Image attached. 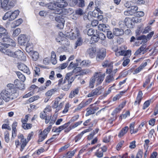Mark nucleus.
Returning <instances> with one entry per match:
<instances>
[{"instance_id":"obj_30","label":"nucleus","mask_w":158,"mask_h":158,"mask_svg":"<svg viewBox=\"0 0 158 158\" xmlns=\"http://www.w3.org/2000/svg\"><path fill=\"white\" fill-rule=\"evenodd\" d=\"M147 65V62H145L142 63L133 72V74H135L139 73L141 70H142L144 67Z\"/></svg>"},{"instance_id":"obj_18","label":"nucleus","mask_w":158,"mask_h":158,"mask_svg":"<svg viewBox=\"0 0 158 158\" xmlns=\"http://www.w3.org/2000/svg\"><path fill=\"white\" fill-rule=\"evenodd\" d=\"M96 52V49L94 47H90L87 49V54L89 55V57L91 58H93L95 56Z\"/></svg>"},{"instance_id":"obj_57","label":"nucleus","mask_w":158,"mask_h":158,"mask_svg":"<svg viewBox=\"0 0 158 158\" xmlns=\"http://www.w3.org/2000/svg\"><path fill=\"white\" fill-rule=\"evenodd\" d=\"M138 7L136 6H131L130 8V10L132 13L133 15L135 13H136V11L138 10Z\"/></svg>"},{"instance_id":"obj_55","label":"nucleus","mask_w":158,"mask_h":158,"mask_svg":"<svg viewBox=\"0 0 158 158\" xmlns=\"http://www.w3.org/2000/svg\"><path fill=\"white\" fill-rule=\"evenodd\" d=\"M4 139L5 141L8 143L10 141L9 135L8 131H6L4 133Z\"/></svg>"},{"instance_id":"obj_44","label":"nucleus","mask_w":158,"mask_h":158,"mask_svg":"<svg viewBox=\"0 0 158 158\" xmlns=\"http://www.w3.org/2000/svg\"><path fill=\"white\" fill-rule=\"evenodd\" d=\"M112 63L110 61L108 60H106L102 63V66L104 67H110L112 64Z\"/></svg>"},{"instance_id":"obj_46","label":"nucleus","mask_w":158,"mask_h":158,"mask_svg":"<svg viewBox=\"0 0 158 158\" xmlns=\"http://www.w3.org/2000/svg\"><path fill=\"white\" fill-rule=\"evenodd\" d=\"M99 40L98 35H94L91 38L90 42L91 44H94Z\"/></svg>"},{"instance_id":"obj_60","label":"nucleus","mask_w":158,"mask_h":158,"mask_svg":"<svg viewBox=\"0 0 158 158\" xmlns=\"http://www.w3.org/2000/svg\"><path fill=\"white\" fill-rule=\"evenodd\" d=\"M124 61L123 63V65L125 67L130 62V60L127 58L124 57L123 58Z\"/></svg>"},{"instance_id":"obj_17","label":"nucleus","mask_w":158,"mask_h":158,"mask_svg":"<svg viewBox=\"0 0 158 158\" xmlns=\"http://www.w3.org/2000/svg\"><path fill=\"white\" fill-rule=\"evenodd\" d=\"M70 124V122H68L65 123L63 125L60 126L58 128H55L54 127L52 129V131L54 132H58L60 133L61 131L63 130L65 128L68 127Z\"/></svg>"},{"instance_id":"obj_32","label":"nucleus","mask_w":158,"mask_h":158,"mask_svg":"<svg viewBox=\"0 0 158 158\" xmlns=\"http://www.w3.org/2000/svg\"><path fill=\"white\" fill-rule=\"evenodd\" d=\"M142 95L143 93L142 91H139L138 92L136 100L134 104L135 105H139L140 104L142 99Z\"/></svg>"},{"instance_id":"obj_63","label":"nucleus","mask_w":158,"mask_h":158,"mask_svg":"<svg viewBox=\"0 0 158 158\" xmlns=\"http://www.w3.org/2000/svg\"><path fill=\"white\" fill-rule=\"evenodd\" d=\"M70 146V144H68L66 145H65L64 146L61 147L60 148L59 150V152H63L64 150H65L66 149L68 148Z\"/></svg>"},{"instance_id":"obj_36","label":"nucleus","mask_w":158,"mask_h":158,"mask_svg":"<svg viewBox=\"0 0 158 158\" xmlns=\"http://www.w3.org/2000/svg\"><path fill=\"white\" fill-rule=\"evenodd\" d=\"M80 61H81L80 60H76L77 61H79V62L80 63V66L81 67H84L88 66L90 64V63L89 61L83 60L81 62H80Z\"/></svg>"},{"instance_id":"obj_41","label":"nucleus","mask_w":158,"mask_h":158,"mask_svg":"<svg viewBox=\"0 0 158 158\" xmlns=\"http://www.w3.org/2000/svg\"><path fill=\"white\" fill-rule=\"evenodd\" d=\"M16 73L19 79L22 82H24L26 80V77L24 75L20 72H16Z\"/></svg>"},{"instance_id":"obj_20","label":"nucleus","mask_w":158,"mask_h":158,"mask_svg":"<svg viewBox=\"0 0 158 158\" xmlns=\"http://www.w3.org/2000/svg\"><path fill=\"white\" fill-rule=\"evenodd\" d=\"M14 83L17 88L21 90L25 89V84L23 82H22L18 79H16Z\"/></svg>"},{"instance_id":"obj_40","label":"nucleus","mask_w":158,"mask_h":158,"mask_svg":"<svg viewBox=\"0 0 158 158\" xmlns=\"http://www.w3.org/2000/svg\"><path fill=\"white\" fill-rule=\"evenodd\" d=\"M77 38V40L75 43V49H76L77 47L81 45L83 43V40L81 38V36Z\"/></svg>"},{"instance_id":"obj_2","label":"nucleus","mask_w":158,"mask_h":158,"mask_svg":"<svg viewBox=\"0 0 158 158\" xmlns=\"http://www.w3.org/2000/svg\"><path fill=\"white\" fill-rule=\"evenodd\" d=\"M0 96L5 102H7L17 98L5 89L2 90L0 93Z\"/></svg>"},{"instance_id":"obj_5","label":"nucleus","mask_w":158,"mask_h":158,"mask_svg":"<svg viewBox=\"0 0 158 158\" xmlns=\"http://www.w3.org/2000/svg\"><path fill=\"white\" fill-rule=\"evenodd\" d=\"M105 77V74L101 72H95L94 73L93 77L95 81L96 85H100L102 82Z\"/></svg>"},{"instance_id":"obj_14","label":"nucleus","mask_w":158,"mask_h":158,"mask_svg":"<svg viewBox=\"0 0 158 158\" xmlns=\"http://www.w3.org/2000/svg\"><path fill=\"white\" fill-rule=\"evenodd\" d=\"M17 67L19 70L23 71L27 75H29L31 73V72L29 68L23 63H19Z\"/></svg>"},{"instance_id":"obj_42","label":"nucleus","mask_w":158,"mask_h":158,"mask_svg":"<svg viewBox=\"0 0 158 158\" xmlns=\"http://www.w3.org/2000/svg\"><path fill=\"white\" fill-rule=\"evenodd\" d=\"M33 46L32 44L27 43L26 47V51L28 53L31 52L33 50Z\"/></svg>"},{"instance_id":"obj_1","label":"nucleus","mask_w":158,"mask_h":158,"mask_svg":"<svg viewBox=\"0 0 158 158\" xmlns=\"http://www.w3.org/2000/svg\"><path fill=\"white\" fill-rule=\"evenodd\" d=\"M54 116H53L52 119L49 122V125L48 127L45 129L42 132L41 131V132L39 134V138L38 140V142L39 143L42 142L43 140L45 139L47 137L48 134L50 131L52 124L54 123L55 120V118L53 119Z\"/></svg>"},{"instance_id":"obj_27","label":"nucleus","mask_w":158,"mask_h":158,"mask_svg":"<svg viewBox=\"0 0 158 158\" xmlns=\"http://www.w3.org/2000/svg\"><path fill=\"white\" fill-rule=\"evenodd\" d=\"M2 40L3 42H5L7 43L9 45H11L12 46H15L16 45L15 41L9 37L3 38Z\"/></svg>"},{"instance_id":"obj_38","label":"nucleus","mask_w":158,"mask_h":158,"mask_svg":"<svg viewBox=\"0 0 158 158\" xmlns=\"http://www.w3.org/2000/svg\"><path fill=\"white\" fill-rule=\"evenodd\" d=\"M48 8L50 10H56L57 8L56 2H51L47 5Z\"/></svg>"},{"instance_id":"obj_33","label":"nucleus","mask_w":158,"mask_h":158,"mask_svg":"<svg viewBox=\"0 0 158 158\" xmlns=\"http://www.w3.org/2000/svg\"><path fill=\"white\" fill-rule=\"evenodd\" d=\"M129 130V127L127 126H126L123 128L120 131L118 136L119 137L121 138Z\"/></svg>"},{"instance_id":"obj_48","label":"nucleus","mask_w":158,"mask_h":158,"mask_svg":"<svg viewBox=\"0 0 158 158\" xmlns=\"http://www.w3.org/2000/svg\"><path fill=\"white\" fill-rule=\"evenodd\" d=\"M95 155L98 158L102 157L103 156V153L102 150L99 149L97 150L95 153Z\"/></svg>"},{"instance_id":"obj_23","label":"nucleus","mask_w":158,"mask_h":158,"mask_svg":"<svg viewBox=\"0 0 158 158\" xmlns=\"http://www.w3.org/2000/svg\"><path fill=\"white\" fill-rule=\"evenodd\" d=\"M146 46L145 44L142 45L136 51L134 55L135 56L138 55L140 54L142 52H143L142 54H144L146 52Z\"/></svg>"},{"instance_id":"obj_16","label":"nucleus","mask_w":158,"mask_h":158,"mask_svg":"<svg viewBox=\"0 0 158 158\" xmlns=\"http://www.w3.org/2000/svg\"><path fill=\"white\" fill-rule=\"evenodd\" d=\"M27 42H28V39L25 35H20L18 37V43L21 45H24Z\"/></svg>"},{"instance_id":"obj_11","label":"nucleus","mask_w":158,"mask_h":158,"mask_svg":"<svg viewBox=\"0 0 158 158\" xmlns=\"http://www.w3.org/2000/svg\"><path fill=\"white\" fill-rule=\"evenodd\" d=\"M55 20L58 23L57 25V27L60 29L63 28L64 26V16L61 15H57L55 18Z\"/></svg>"},{"instance_id":"obj_39","label":"nucleus","mask_w":158,"mask_h":158,"mask_svg":"<svg viewBox=\"0 0 158 158\" xmlns=\"http://www.w3.org/2000/svg\"><path fill=\"white\" fill-rule=\"evenodd\" d=\"M63 33L62 32H60L59 33L58 35L56 37V40L57 42L60 43V44L61 43L62 40L64 38Z\"/></svg>"},{"instance_id":"obj_31","label":"nucleus","mask_w":158,"mask_h":158,"mask_svg":"<svg viewBox=\"0 0 158 158\" xmlns=\"http://www.w3.org/2000/svg\"><path fill=\"white\" fill-rule=\"evenodd\" d=\"M142 95L143 93L142 91H139L138 92L136 100L134 104L135 105H139L140 104L142 99Z\"/></svg>"},{"instance_id":"obj_56","label":"nucleus","mask_w":158,"mask_h":158,"mask_svg":"<svg viewBox=\"0 0 158 158\" xmlns=\"http://www.w3.org/2000/svg\"><path fill=\"white\" fill-rule=\"evenodd\" d=\"M8 6L10 9L15 6L16 2L15 0H8Z\"/></svg>"},{"instance_id":"obj_61","label":"nucleus","mask_w":158,"mask_h":158,"mask_svg":"<svg viewBox=\"0 0 158 158\" xmlns=\"http://www.w3.org/2000/svg\"><path fill=\"white\" fill-rule=\"evenodd\" d=\"M89 108L92 109L94 111V113H95L96 111L97 110L99 109V108L98 107L94 106V104H92L89 105V107L87 108V109L88 110Z\"/></svg>"},{"instance_id":"obj_45","label":"nucleus","mask_w":158,"mask_h":158,"mask_svg":"<svg viewBox=\"0 0 158 158\" xmlns=\"http://www.w3.org/2000/svg\"><path fill=\"white\" fill-rule=\"evenodd\" d=\"M17 125V122H14L12 126V136H13L14 135H15L16 132L17 131L16 127Z\"/></svg>"},{"instance_id":"obj_52","label":"nucleus","mask_w":158,"mask_h":158,"mask_svg":"<svg viewBox=\"0 0 158 158\" xmlns=\"http://www.w3.org/2000/svg\"><path fill=\"white\" fill-rule=\"evenodd\" d=\"M22 127L24 129H31L32 127V124L30 123H26L22 124Z\"/></svg>"},{"instance_id":"obj_26","label":"nucleus","mask_w":158,"mask_h":158,"mask_svg":"<svg viewBox=\"0 0 158 158\" xmlns=\"http://www.w3.org/2000/svg\"><path fill=\"white\" fill-rule=\"evenodd\" d=\"M126 102V101H124L117 108L115 109L113 111V113L115 114L119 112L125 105Z\"/></svg>"},{"instance_id":"obj_13","label":"nucleus","mask_w":158,"mask_h":158,"mask_svg":"<svg viewBox=\"0 0 158 158\" xmlns=\"http://www.w3.org/2000/svg\"><path fill=\"white\" fill-rule=\"evenodd\" d=\"M127 47L125 46H122L119 48H117L115 50V55L117 56H124L125 54V50H126Z\"/></svg>"},{"instance_id":"obj_25","label":"nucleus","mask_w":158,"mask_h":158,"mask_svg":"<svg viewBox=\"0 0 158 158\" xmlns=\"http://www.w3.org/2000/svg\"><path fill=\"white\" fill-rule=\"evenodd\" d=\"M98 29L100 31L106 32L109 30L110 27L108 25L101 24L98 26Z\"/></svg>"},{"instance_id":"obj_19","label":"nucleus","mask_w":158,"mask_h":158,"mask_svg":"<svg viewBox=\"0 0 158 158\" xmlns=\"http://www.w3.org/2000/svg\"><path fill=\"white\" fill-rule=\"evenodd\" d=\"M124 23L128 28H132L134 27V23L132 19L129 18H126L124 20Z\"/></svg>"},{"instance_id":"obj_35","label":"nucleus","mask_w":158,"mask_h":158,"mask_svg":"<svg viewBox=\"0 0 158 158\" xmlns=\"http://www.w3.org/2000/svg\"><path fill=\"white\" fill-rule=\"evenodd\" d=\"M78 63L77 62L76 63H73V62H71L70 64H69V66H68V68L69 69H73V68H77L78 67H77V66H78ZM79 68L77 69V70L76 71V73L77 72V71L79 69V70H80L81 68L80 67H79Z\"/></svg>"},{"instance_id":"obj_9","label":"nucleus","mask_w":158,"mask_h":158,"mask_svg":"<svg viewBox=\"0 0 158 158\" xmlns=\"http://www.w3.org/2000/svg\"><path fill=\"white\" fill-rule=\"evenodd\" d=\"M6 86L7 88L5 89L17 97L18 95V93L17 91V89L15 87L14 85L9 83Z\"/></svg>"},{"instance_id":"obj_59","label":"nucleus","mask_w":158,"mask_h":158,"mask_svg":"<svg viewBox=\"0 0 158 158\" xmlns=\"http://www.w3.org/2000/svg\"><path fill=\"white\" fill-rule=\"evenodd\" d=\"M107 34L106 36L107 37L110 39H112L114 37V34H113L112 32L110 31H109L108 30V31L106 32Z\"/></svg>"},{"instance_id":"obj_8","label":"nucleus","mask_w":158,"mask_h":158,"mask_svg":"<svg viewBox=\"0 0 158 158\" xmlns=\"http://www.w3.org/2000/svg\"><path fill=\"white\" fill-rule=\"evenodd\" d=\"M101 87L99 86L92 90L86 95V97L88 98L95 97L101 94Z\"/></svg>"},{"instance_id":"obj_47","label":"nucleus","mask_w":158,"mask_h":158,"mask_svg":"<svg viewBox=\"0 0 158 158\" xmlns=\"http://www.w3.org/2000/svg\"><path fill=\"white\" fill-rule=\"evenodd\" d=\"M99 129L98 128H96L93 131V132L90 134L89 135H88V139L89 140H90L92 138L95 134H96L98 132Z\"/></svg>"},{"instance_id":"obj_24","label":"nucleus","mask_w":158,"mask_h":158,"mask_svg":"<svg viewBox=\"0 0 158 158\" xmlns=\"http://www.w3.org/2000/svg\"><path fill=\"white\" fill-rule=\"evenodd\" d=\"M8 0H3L1 3V6L4 11H6L10 10L8 6Z\"/></svg>"},{"instance_id":"obj_50","label":"nucleus","mask_w":158,"mask_h":158,"mask_svg":"<svg viewBox=\"0 0 158 158\" xmlns=\"http://www.w3.org/2000/svg\"><path fill=\"white\" fill-rule=\"evenodd\" d=\"M39 53L37 52H34L32 55V58L34 61H36L39 57Z\"/></svg>"},{"instance_id":"obj_54","label":"nucleus","mask_w":158,"mask_h":158,"mask_svg":"<svg viewBox=\"0 0 158 158\" xmlns=\"http://www.w3.org/2000/svg\"><path fill=\"white\" fill-rule=\"evenodd\" d=\"M62 40L61 44L64 46L69 45L70 42L66 38L64 37Z\"/></svg>"},{"instance_id":"obj_49","label":"nucleus","mask_w":158,"mask_h":158,"mask_svg":"<svg viewBox=\"0 0 158 158\" xmlns=\"http://www.w3.org/2000/svg\"><path fill=\"white\" fill-rule=\"evenodd\" d=\"M75 152L76 151L74 150L73 151H69L67 153L66 156L67 158H71L74 155Z\"/></svg>"},{"instance_id":"obj_10","label":"nucleus","mask_w":158,"mask_h":158,"mask_svg":"<svg viewBox=\"0 0 158 158\" xmlns=\"http://www.w3.org/2000/svg\"><path fill=\"white\" fill-rule=\"evenodd\" d=\"M13 57L17 58L23 61H25L26 60V56L23 52L20 50H18L13 53Z\"/></svg>"},{"instance_id":"obj_6","label":"nucleus","mask_w":158,"mask_h":158,"mask_svg":"<svg viewBox=\"0 0 158 158\" xmlns=\"http://www.w3.org/2000/svg\"><path fill=\"white\" fill-rule=\"evenodd\" d=\"M66 36L70 39L74 40L81 36V34L79 29L76 28L74 30H72L70 33H67L65 34Z\"/></svg>"},{"instance_id":"obj_15","label":"nucleus","mask_w":158,"mask_h":158,"mask_svg":"<svg viewBox=\"0 0 158 158\" xmlns=\"http://www.w3.org/2000/svg\"><path fill=\"white\" fill-rule=\"evenodd\" d=\"M106 55V51L105 49L102 48L98 52L96 58L98 61H99L103 59Z\"/></svg>"},{"instance_id":"obj_3","label":"nucleus","mask_w":158,"mask_h":158,"mask_svg":"<svg viewBox=\"0 0 158 158\" xmlns=\"http://www.w3.org/2000/svg\"><path fill=\"white\" fill-rule=\"evenodd\" d=\"M34 133L32 131L29 134L27 138V141L26 139L24 138V136L22 134H21L18 135V138L20 139L21 143L20 151H23L27 143L31 139Z\"/></svg>"},{"instance_id":"obj_34","label":"nucleus","mask_w":158,"mask_h":158,"mask_svg":"<svg viewBox=\"0 0 158 158\" xmlns=\"http://www.w3.org/2000/svg\"><path fill=\"white\" fill-rule=\"evenodd\" d=\"M114 80V77L113 74H109L105 78V81L106 83H109Z\"/></svg>"},{"instance_id":"obj_4","label":"nucleus","mask_w":158,"mask_h":158,"mask_svg":"<svg viewBox=\"0 0 158 158\" xmlns=\"http://www.w3.org/2000/svg\"><path fill=\"white\" fill-rule=\"evenodd\" d=\"M19 11L18 10H15L11 12L10 11L6 12L3 17V19L5 20L9 19L10 20H13L16 18L18 15Z\"/></svg>"},{"instance_id":"obj_62","label":"nucleus","mask_w":158,"mask_h":158,"mask_svg":"<svg viewBox=\"0 0 158 158\" xmlns=\"http://www.w3.org/2000/svg\"><path fill=\"white\" fill-rule=\"evenodd\" d=\"M20 32L21 30L19 28H17L14 31L13 35L14 36H17L20 33Z\"/></svg>"},{"instance_id":"obj_12","label":"nucleus","mask_w":158,"mask_h":158,"mask_svg":"<svg viewBox=\"0 0 158 158\" xmlns=\"http://www.w3.org/2000/svg\"><path fill=\"white\" fill-rule=\"evenodd\" d=\"M79 68H76L74 69L72 72L68 73L66 74L65 77V79H67L68 81V83L71 85L73 81L74 78L73 77H71L73 75V73H76V71L77 70V69Z\"/></svg>"},{"instance_id":"obj_37","label":"nucleus","mask_w":158,"mask_h":158,"mask_svg":"<svg viewBox=\"0 0 158 158\" xmlns=\"http://www.w3.org/2000/svg\"><path fill=\"white\" fill-rule=\"evenodd\" d=\"M51 54V61L52 64H55L57 63L56 55L54 51H52Z\"/></svg>"},{"instance_id":"obj_64","label":"nucleus","mask_w":158,"mask_h":158,"mask_svg":"<svg viewBox=\"0 0 158 158\" xmlns=\"http://www.w3.org/2000/svg\"><path fill=\"white\" fill-rule=\"evenodd\" d=\"M143 152L141 150H139L136 154L135 158H142Z\"/></svg>"},{"instance_id":"obj_7","label":"nucleus","mask_w":158,"mask_h":158,"mask_svg":"<svg viewBox=\"0 0 158 158\" xmlns=\"http://www.w3.org/2000/svg\"><path fill=\"white\" fill-rule=\"evenodd\" d=\"M93 99V98H90L86 101H83L77 106V107L75 108L74 112H75L81 111L82 108L85 107L91 103Z\"/></svg>"},{"instance_id":"obj_53","label":"nucleus","mask_w":158,"mask_h":158,"mask_svg":"<svg viewBox=\"0 0 158 158\" xmlns=\"http://www.w3.org/2000/svg\"><path fill=\"white\" fill-rule=\"evenodd\" d=\"M95 81L94 78L92 77L90 79L89 83V87L90 88H93L94 86Z\"/></svg>"},{"instance_id":"obj_28","label":"nucleus","mask_w":158,"mask_h":158,"mask_svg":"<svg viewBox=\"0 0 158 158\" xmlns=\"http://www.w3.org/2000/svg\"><path fill=\"white\" fill-rule=\"evenodd\" d=\"M113 31L114 35L116 36L122 35L124 33V31L123 30L118 28L113 29Z\"/></svg>"},{"instance_id":"obj_43","label":"nucleus","mask_w":158,"mask_h":158,"mask_svg":"<svg viewBox=\"0 0 158 158\" xmlns=\"http://www.w3.org/2000/svg\"><path fill=\"white\" fill-rule=\"evenodd\" d=\"M57 91V89L56 88L52 89L46 92L45 95L48 96H51Z\"/></svg>"},{"instance_id":"obj_58","label":"nucleus","mask_w":158,"mask_h":158,"mask_svg":"<svg viewBox=\"0 0 158 158\" xmlns=\"http://www.w3.org/2000/svg\"><path fill=\"white\" fill-rule=\"evenodd\" d=\"M60 99L61 98L59 97H58L54 100V103L52 105V107L53 108H56L58 107V105L59 104V101L58 99Z\"/></svg>"},{"instance_id":"obj_51","label":"nucleus","mask_w":158,"mask_h":158,"mask_svg":"<svg viewBox=\"0 0 158 158\" xmlns=\"http://www.w3.org/2000/svg\"><path fill=\"white\" fill-rule=\"evenodd\" d=\"M130 115V112L129 111H127L125 114H122L119 117V119L121 120L123 119H125L126 117Z\"/></svg>"},{"instance_id":"obj_29","label":"nucleus","mask_w":158,"mask_h":158,"mask_svg":"<svg viewBox=\"0 0 158 158\" xmlns=\"http://www.w3.org/2000/svg\"><path fill=\"white\" fill-rule=\"evenodd\" d=\"M79 88L77 87L75 89L72 90L70 92L69 97L70 98H72L77 95L79 91Z\"/></svg>"},{"instance_id":"obj_21","label":"nucleus","mask_w":158,"mask_h":158,"mask_svg":"<svg viewBox=\"0 0 158 158\" xmlns=\"http://www.w3.org/2000/svg\"><path fill=\"white\" fill-rule=\"evenodd\" d=\"M91 129L90 128H88L84 130L81 132L80 134H78L74 138V140L75 142H77L78 141L80 140V139L81 138L83 135L85 134V133L89 132L91 131Z\"/></svg>"},{"instance_id":"obj_22","label":"nucleus","mask_w":158,"mask_h":158,"mask_svg":"<svg viewBox=\"0 0 158 158\" xmlns=\"http://www.w3.org/2000/svg\"><path fill=\"white\" fill-rule=\"evenodd\" d=\"M65 0H58L56 2L57 8H64L66 6L68 5L67 2Z\"/></svg>"}]
</instances>
